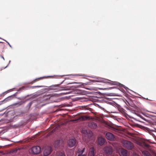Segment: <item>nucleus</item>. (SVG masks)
<instances>
[{"label":"nucleus","instance_id":"nucleus-1","mask_svg":"<svg viewBox=\"0 0 156 156\" xmlns=\"http://www.w3.org/2000/svg\"><path fill=\"white\" fill-rule=\"evenodd\" d=\"M121 142L123 147L127 149L131 150L134 147L133 144L130 141L122 140Z\"/></svg>","mask_w":156,"mask_h":156},{"label":"nucleus","instance_id":"nucleus-2","mask_svg":"<svg viewBox=\"0 0 156 156\" xmlns=\"http://www.w3.org/2000/svg\"><path fill=\"white\" fill-rule=\"evenodd\" d=\"M96 81L98 82H102L105 83H108L111 85H118L120 84L119 83L117 82L112 81L109 80L101 78H97Z\"/></svg>","mask_w":156,"mask_h":156},{"label":"nucleus","instance_id":"nucleus-3","mask_svg":"<svg viewBox=\"0 0 156 156\" xmlns=\"http://www.w3.org/2000/svg\"><path fill=\"white\" fill-rule=\"evenodd\" d=\"M104 153L107 155L111 154L112 152V149L110 146H107L105 147L103 149Z\"/></svg>","mask_w":156,"mask_h":156},{"label":"nucleus","instance_id":"nucleus-4","mask_svg":"<svg viewBox=\"0 0 156 156\" xmlns=\"http://www.w3.org/2000/svg\"><path fill=\"white\" fill-rule=\"evenodd\" d=\"M52 151L51 147L47 146L44 148L43 152L44 156H48L49 155Z\"/></svg>","mask_w":156,"mask_h":156},{"label":"nucleus","instance_id":"nucleus-5","mask_svg":"<svg viewBox=\"0 0 156 156\" xmlns=\"http://www.w3.org/2000/svg\"><path fill=\"white\" fill-rule=\"evenodd\" d=\"M41 151V147L39 146L33 147L31 149L32 154H39Z\"/></svg>","mask_w":156,"mask_h":156},{"label":"nucleus","instance_id":"nucleus-6","mask_svg":"<svg viewBox=\"0 0 156 156\" xmlns=\"http://www.w3.org/2000/svg\"><path fill=\"white\" fill-rule=\"evenodd\" d=\"M76 143V140L75 139H70L68 142V145L70 147L74 146Z\"/></svg>","mask_w":156,"mask_h":156},{"label":"nucleus","instance_id":"nucleus-7","mask_svg":"<svg viewBox=\"0 0 156 156\" xmlns=\"http://www.w3.org/2000/svg\"><path fill=\"white\" fill-rule=\"evenodd\" d=\"M105 136L106 138L110 140H113L115 138L114 135L112 133L109 132H107L106 133Z\"/></svg>","mask_w":156,"mask_h":156},{"label":"nucleus","instance_id":"nucleus-8","mask_svg":"<svg viewBox=\"0 0 156 156\" xmlns=\"http://www.w3.org/2000/svg\"><path fill=\"white\" fill-rule=\"evenodd\" d=\"M105 142V139L102 137H99L98 139V143L101 146L103 145Z\"/></svg>","mask_w":156,"mask_h":156},{"label":"nucleus","instance_id":"nucleus-9","mask_svg":"<svg viewBox=\"0 0 156 156\" xmlns=\"http://www.w3.org/2000/svg\"><path fill=\"white\" fill-rule=\"evenodd\" d=\"M89 126L92 129H95L97 127L96 123L94 122H90L88 124Z\"/></svg>","mask_w":156,"mask_h":156},{"label":"nucleus","instance_id":"nucleus-10","mask_svg":"<svg viewBox=\"0 0 156 156\" xmlns=\"http://www.w3.org/2000/svg\"><path fill=\"white\" fill-rule=\"evenodd\" d=\"M95 154L94 149V147H91L90 148L89 152V156H94Z\"/></svg>","mask_w":156,"mask_h":156},{"label":"nucleus","instance_id":"nucleus-11","mask_svg":"<svg viewBox=\"0 0 156 156\" xmlns=\"http://www.w3.org/2000/svg\"><path fill=\"white\" fill-rule=\"evenodd\" d=\"M128 153L127 150L125 149H122L121 150V156H127Z\"/></svg>","mask_w":156,"mask_h":156},{"label":"nucleus","instance_id":"nucleus-12","mask_svg":"<svg viewBox=\"0 0 156 156\" xmlns=\"http://www.w3.org/2000/svg\"><path fill=\"white\" fill-rule=\"evenodd\" d=\"M142 153L144 156H152L151 153L146 151H142Z\"/></svg>","mask_w":156,"mask_h":156},{"label":"nucleus","instance_id":"nucleus-13","mask_svg":"<svg viewBox=\"0 0 156 156\" xmlns=\"http://www.w3.org/2000/svg\"><path fill=\"white\" fill-rule=\"evenodd\" d=\"M60 141L58 140L55 141L54 143V146L55 148H58L60 145Z\"/></svg>","mask_w":156,"mask_h":156},{"label":"nucleus","instance_id":"nucleus-14","mask_svg":"<svg viewBox=\"0 0 156 156\" xmlns=\"http://www.w3.org/2000/svg\"><path fill=\"white\" fill-rule=\"evenodd\" d=\"M85 149V148H83L82 150H81L80 148L78 149L77 151V152L78 153V154L83 155V154L84 151Z\"/></svg>","mask_w":156,"mask_h":156},{"label":"nucleus","instance_id":"nucleus-15","mask_svg":"<svg viewBox=\"0 0 156 156\" xmlns=\"http://www.w3.org/2000/svg\"><path fill=\"white\" fill-rule=\"evenodd\" d=\"M56 156H65V155L63 153L58 152L57 153Z\"/></svg>","mask_w":156,"mask_h":156},{"label":"nucleus","instance_id":"nucleus-16","mask_svg":"<svg viewBox=\"0 0 156 156\" xmlns=\"http://www.w3.org/2000/svg\"><path fill=\"white\" fill-rule=\"evenodd\" d=\"M141 145L144 148L148 147L149 146V145L145 142H144L141 144Z\"/></svg>","mask_w":156,"mask_h":156},{"label":"nucleus","instance_id":"nucleus-17","mask_svg":"<svg viewBox=\"0 0 156 156\" xmlns=\"http://www.w3.org/2000/svg\"><path fill=\"white\" fill-rule=\"evenodd\" d=\"M88 119V117L86 116H82L79 118V119L83 120H85Z\"/></svg>","mask_w":156,"mask_h":156},{"label":"nucleus","instance_id":"nucleus-18","mask_svg":"<svg viewBox=\"0 0 156 156\" xmlns=\"http://www.w3.org/2000/svg\"><path fill=\"white\" fill-rule=\"evenodd\" d=\"M9 97H8V98H5V99H4L3 101H0V105H1L2 104L3 102L5 101H7L8 99H9Z\"/></svg>","mask_w":156,"mask_h":156},{"label":"nucleus","instance_id":"nucleus-19","mask_svg":"<svg viewBox=\"0 0 156 156\" xmlns=\"http://www.w3.org/2000/svg\"><path fill=\"white\" fill-rule=\"evenodd\" d=\"M53 96H50V95H48L47 96H45L44 97V98H45V99H50L51 98H53Z\"/></svg>","mask_w":156,"mask_h":156},{"label":"nucleus","instance_id":"nucleus-20","mask_svg":"<svg viewBox=\"0 0 156 156\" xmlns=\"http://www.w3.org/2000/svg\"><path fill=\"white\" fill-rule=\"evenodd\" d=\"M64 88L65 89L64 90H69L70 89V87L68 86L64 87Z\"/></svg>","mask_w":156,"mask_h":156},{"label":"nucleus","instance_id":"nucleus-21","mask_svg":"<svg viewBox=\"0 0 156 156\" xmlns=\"http://www.w3.org/2000/svg\"><path fill=\"white\" fill-rule=\"evenodd\" d=\"M59 84H57V85H54L53 86H52V87H59Z\"/></svg>","mask_w":156,"mask_h":156},{"label":"nucleus","instance_id":"nucleus-22","mask_svg":"<svg viewBox=\"0 0 156 156\" xmlns=\"http://www.w3.org/2000/svg\"><path fill=\"white\" fill-rule=\"evenodd\" d=\"M78 156H87L86 154H83V155L78 154Z\"/></svg>","mask_w":156,"mask_h":156},{"label":"nucleus","instance_id":"nucleus-23","mask_svg":"<svg viewBox=\"0 0 156 156\" xmlns=\"http://www.w3.org/2000/svg\"><path fill=\"white\" fill-rule=\"evenodd\" d=\"M5 41L7 42V43L8 44L9 46L11 47V46L10 45V44H9V43L7 41L5 40Z\"/></svg>","mask_w":156,"mask_h":156},{"label":"nucleus","instance_id":"nucleus-24","mask_svg":"<svg viewBox=\"0 0 156 156\" xmlns=\"http://www.w3.org/2000/svg\"><path fill=\"white\" fill-rule=\"evenodd\" d=\"M132 156H139V155L137 154H134Z\"/></svg>","mask_w":156,"mask_h":156},{"label":"nucleus","instance_id":"nucleus-25","mask_svg":"<svg viewBox=\"0 0 156 156\" xmlns=\"http://www.w3.org/2000/svg\"><path fill=\"white\" fill-rule=\"evenodd\" d=\"M1 58L3 59L4 60H5L4 58V57L3 56H1Z\"/></svg>","mask_w":156,"mask_h":156},{"label":"nucleus","instance_id":"nucleus-26","mask_svg":"<svg viewBox=\"0 0 156 156\" xmlns=\"http://www.w3.org/2000/svg\"><path fill=\"white\" fill-rule=\"evenodd\" d=\"M17 151V149H15V151H14V152H16Z\"/></svg>","mask_w":156,"mask_h":156},{"label":"nucleus","instance_id":"nucleus-27","mask_svg":"<svg viewBox=\"0 0 156 156\" xmlns=\"http://www.w3.org/2000/svg\"><path fill=\"white\" fill-rule=\"evenodd\" d=\"M40 87V86H34V87Z\"/></svg>","mask_w":156,"mask_h":156},{"label":"nucleus","instance_id":"nucleus-28","mask_svg":"<svg viewBox=\"0 0 156 156\" xmlns=\"http://www.w3.org/2000/svg\"><path fill=\"white\" fill-rule=\"evenodd\" d=\"M114 88V87H111L109 88V89H113Z\"/></svg>","mask_w":156,"mask_h":156},{"label":"nucleus","instance_id":"nucleus-29","mask_svg":"<svg viewBox=\"0 0 156 156\" xmlns=\"http://www.w3.org/2000/svg\"><path fill=\"white\" fill-rule=\"evenodd\" d=\"M78 76H84L83 75H78Z\"/></svg>","mask_w":156,"mask_h":156},{"label":"nucleus","instance_id":"nucleus-30","mask_svg":"<svg viewBox=\"0 0 156 156\" xmlns=\"http://www.w3.org/2000/svg\"><path fill=\"white\" fill-rule=\"evenodd\" d=\"M59 90H63V89H59Z\"/></svg>","mask_w":156,"mask_h":156},{"label":"nucleus","instance_id":"nucleus-31","mask_svg":"<svg viewBox=\"0 0 156 156\" xmlns=\"http://www.w3.org/2000/svg\"><path fill=\"white\" fill-rule=\"evenodd\" d=\"M154 156H156V154H154Z\"/></svg>","mask_w":156,"mask_h":156},{"label":"nucleus","instance_id":"nucleus-32","mask_svg":"<svg viewBox=\"0 0 156 156\" xmlns=\"http://www.w3.org/2000/svg\"><path fill=\"white\" fill-rule=\"evenodd\" d=\"M146 100H148V98H146Z\"/></svg>","mask_w":156,"mask_h":156}]
</instances>
